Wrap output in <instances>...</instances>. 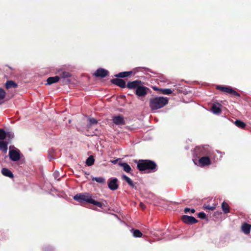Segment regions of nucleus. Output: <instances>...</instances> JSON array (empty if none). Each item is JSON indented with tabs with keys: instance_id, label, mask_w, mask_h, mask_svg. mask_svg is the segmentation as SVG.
<instances>
[{
	"instance_id": "nucleus-30",
	"label": "nucleus",
	"mask_w": 251,
	"mask_h": 251,
	"mask_svg": "<svg viewBox=\"0 0 251 251\" xmlns=\"http://www.w3.org/2000/svg\"><path fill=\"white\" fill-rule=\"evenodd\" d=\"M6 138H8V139L11 140L14 137V134L13 132L8 131L6 132Z\"/></svg>"
},
{
	"instance_id": "nucleus-5",
	"label": "nucleus",
	"mask_w": 251,
	"mask_h": 251,
	"mask_svg": "<svg viewBox=\"0 0 251 251\" xmlns=\"http://www.w3.org/2000/svg\"><path fill=\"white\" fill-rule=\"evenodd\" d=\"M217 89H218L219 90H220L221 91H222L223 92H226V93H228V94H231V95H234L236 96L239 97L240 96L239 93L236 92L235 91L233 90L230 87L218 86Z\"/></svg>"
},
{
	"instance_id": "nucleus-15",
	"label": "nucleus",
	"mask_w": 251,
	"mask_h": 251,
	"mask_svg": "<svg viewBox=\"0 0 251 251\" xmlns=\"http://www.w3.org/2000/svg\"><path fill=\"white\" fill-rule=\"evenodd\" d=\"M251 228V226L250 225L245 223L242 226L241 229L244 233L248 234L250 232Z\"/></svg>"
},
{
	"instance_id": "nucleus-20",
	"label": "nucleus",
	"mask_w": 251,
	"mask_h": 251,
	"mask_svg": "<svg viewBox=\"0 0 251 251\" xmlns=\"http://www.w3.org/2000/svg\"><path fill=\"white\" fill-rule=\"evenodd\" d=\"M132 74L131 71L129 72H124L120 73L115 75V76L118 77H125L126 76H128Z\"/></svg>"
},
{
	"instance_id": "nucleus-27",
	"label": "nucleus",
	"mask_w": 251,
	"mask_h": 251,
	"mask_svg": "<svg viewBox=\"0 0 251 251\" xmlns=\"http://www.w3.org/2000/svg\"><path fill=\"white\" fill-rule=\"evenodd\" d=\"M6 134L5 131L0 128V140H4L6 138Z\"/></svg>"
},
{
	"instance_id": "nucleus-29",
	"label": "nucleus",
	"mask_w": 251,
	"mask_h": 251,
	"mask_svg": "<svg viewBox=\"0 0 251 251\" xmlns=\"http://www.w3.org/2000/svg\"><path fill=\"white\" fill-rule=\"evenodd\" d=\"M133 235L135 237H141L142 233L138 229L134 230L133 231Z\"/></svg>"
},
{
	"instance_id": "nucleus-39",
	"label": "nucleus",
	"mask_w": 251,
	"mask_h": 251,
	"mask_svg": "<svg viewBox=\"0 0 251 251\" xmlns=\"http://www.w3.org/2000/svg\"><path fill=\"white\" fill-rule=\"evenodd\" d=\"M117 160H113V161H112V162L114 164H116L117 163Z\"/></svg>"
},
{
	"instance_id": "nucleus-2",
	"label": "nucleus",
	"mask_w": 251,
	"mask_h": 251,
	"mask_svg": "<svg viewBox=\"0 0 251 251\" xmlns=\"http://www.w3.org/2000/svg\"><path fill=\"white\" fill-rule=\"evenodd\" d=\"M168 102V99L166 97H156L150 100V106L151 110H156L164 107Z\"/></svg>"
},
{
	"instance_id": "nucleus-8",
	"label": "nucleus",
	"mask_w": 251,
	"mask_h": 251,
	"mask_svg": "<svg viewBox=\"0 0 251 251\" xmlns=\"http://www.w3.org/2000/svg\"><path fill=\"white\" fill-rule=\"evenodd\" d=\"M118 179L116 178H111L108 180V187L112 190H117L118 188Z\"/></svg>"
},
{
	"instance_id": "nucleus-31",
	"label": "nucleus",
	"mask_w": 251,
	"mask_h": 251,
	"mask_svg": "<svg viewBox=\"0 0 251 251\" xmlns=\"http://www.w3.org/2000/svg\"><path fill=\"white\" fill-rule=\"evenodd\" d=\"M203 208L205 209H208L209 210L213 211V210L215 209L216 207H215V206L214 205H213V206H210V205H209L204 204L203 205Z\"/></svg>"
},
{
	"instance_id": "nucleus-36",
	"label": "nucleus",
	"mask_w": 251,
	"mask_h": 251,
	"mask_svg": "<svg viewBox=\"0 0 251 251\" xmlns=\"http://www.w3.org/2000/svg\"><path fill=\"white\" fill-rule=\"evenodd\" d=\"M69 76V74L67 72L63 73V77H67Z\"/></svg>"
},
{
	"instance_id": "nucleus-12",
	"label": "nucleus",
	"mask_w": 251,
	"mask_h": 251,
	"mask_svg": "<svg viewBox=\"0 0 251 251\" xmlns=\"http://www.w3.org/2000/svg\"><path fill=\"white\" fill-rule=\"evenodd\" d=\"M112 82L121 88H125L126 86L125 81L122 79H113L112 80Z\"/></svg>"
},
{
	"instance_id": "nucleus-14",
	"label": "nucleus",
	"mask_w": 251,
	"mask_h": 251,
	"mask_svg": "<svg viewBox=\"0 0 251 251\" xmlns=\"http://www.w3.org/2000/svg\"><path fill=\"white\" fill-rule=\"evenodd\" d=\"M8 143L4 141L3 140H0V150L2 151L4 153H6L8 149Z\"/></svg>"
},
{
	"instance_id": "nucleus-32",
	"label": "nucleus",
	"mask_w": 251,
	"mask_h": 251,
	"mask_svg": "<svg viewBox=\"0 0 251 251\" xmlns=\"http://www.w3.org/2000/svg\"><path fill=\"white\" fill-rule=\"evenodd\" d=\"M5 95L6 92L5 91L2 89L0 88V100H3L5 98Z\"/></svg>"
},
{
	"instance_id": "nucleus-24",
	"label": "nucleus",
	"mask_w": 251,
	"mask_h": 251,
	"mask_svg": "<svg viewBox=\"0 0 251 251\" xmlns=\"http://www.w3.org/2000/svg\"><path fill=\"white\" fill-rule=\"evenodd\" d=\"M235 124L237 126L241 128H244L246 126L245 123L240 120H236L235 122Z\"/></svg>"
},
{
	"instance_id": "nucleus-26",
	"label": "nucleus",
	"mask_w": 251,
	"mask_h": 251,
	"mask_svg": "<svg viewBox=\"0 0 251 251\" xmlns=\"http://www.w3.org/2000/svg\"><path fill=\"white\" fill-rule=\"evenodd\" d=\"M94 157L92 156H90L87 159L86 163L88 166H90L94 164Z\"/></svg>"
},
{
	"instance_id": "nucleus-13",
	"label": "nucleus",
	"mask_w": 251,
	"mask_h": 251,
	"mask_svg": "<svg viewBox=\"0 0 251 251\" xmlns=\"http://www.w3.org/2000/svg\"><path fill=\"white\" fill-rule=\"evenodd\" d=\"M140 83L141 81L137 80L133 81L132 82H129L127 84V87L129 89H137V88L140 86L139 85L140 84Z\"/></svg>"
},
{
	"instance_id": "nucleus-35",
	"label": "nucleus",
	"mask_w": 251,
	"mask_h": 251,
	"mask_svg": "<svg viewBox=\"0 0 251 251\" xmlns=\"http://www.w3.org/2000/svg\"><path fill=\"white\" fill-rule=\"evenodd\" d=\"M198 216H199V217L201 219H205L206 217L205 214L203 212L199 213Z\"/></svg>"
},
{
	"instance_id": "nucleus-16",
	"label": "nucleus",
	"mask_w": 251,
	"mask_h": 251,
	"mask_svg": "<svg viewBox=\"0 0 251 251\" xmlns=\"http://www.w3.org/2000/svg\"><path fill=\"white\" fill-rule=\"evenodd\" d=\"M6 89H10L11 88H16L18 86L17 83L12 80H8L6 81L5 84Z\"/></svg>"
},
{
	"instance_id": "nucleus-28",
	"label": "nucleus",
	"mask_w": 251,
	"mask_h": 251,
	"mask_svg": "<svg viewBox=\"0 0 251 251\" xmlns=\"http://www.w3.org/2000/svg\"><path fill=\"white\" fill-rule=\"evenodd\" d=\"M92 180L100 183H104L105 182V179L101 177H93Z\"/></svg>"
},
{
	"instance_id": "nucleus-10",
	"label": "nucleus",
	"mask_w": 251,
	"mask_h": 251,
	"mask_svg": "<svg viewBox=\"0 0 251 251\" xmlns=\"http://www.w3.org/2000/svg\"><path fill=\"white\" fill-rule=\"evenodd\" d=\"M108 74V72L107 70L102 68H100L95 72L94 75L95 76L98 77H104L107 75Z\"/></svg>"
},
{
	"instance_id": "nucleus-18",
	"label": "nucleus",
	"mask_w": 251,
	"mask_h": 251,
	"mask_svg": "<svg viewBox=\"0 0 251 251\" xmlns=\"http://www.w3.org/2000/svg\"><path fill=\"white\" fill-rule=\"evenodd\" d=\"M60 78L58 76L50 77L47 79V83L49 85L57 82L59 81Z\"/></svg>"
},
{
	"instance_id": "nucleus-21",
	"label": "nucleus",
	"mask_w": 251,
	"mask_h": 251,
	"mask_svg": "<svg viewBox=\"0 0 251 251\" xmlns=\"http://www.w3.org/2000/svg\"><path fill=\"white\" fill-rule=\"evenodd\" d=\"M119 164L123 168L124 171L126 173H129L131 170L130 166L126 163H120Z\"/></svg>"
},
{
	"instance_id": "nucleus-17",
	"label": "nucleus",
	"mask_w": 251,
	"mask_h": 251,
	"mask_svg": "<svg viewBox=\"0 0 251 251\" xmlns=\"http://www.w3.org/2000/svg\"><path fill=\"white\" fill-rule=\"evenodd\" d=\"M122 179L125 180L128 184L132 188H134L135 186L134 183L132 180L126 175H124L122 176Z\"/></svg>"
},
{
	"instance_id": "nucleus-33",
	"label": "nucleus",
	"mask_w": 251,
	"mask_h": 251,
	"mask_svg": "<svg viewBox=\"0 0 251 251\" xmlns=\"http://www.w3.org/2000/svg\"><path fill=\"white\" fill-rule=\"evenodd\" d=\"M89 121L91 125H94L97 123V121L94 118H89Z\"/></svg>"
},
{
	"instance_id": "nucleus-1",
	"label": "nucleus",
	"mask_w": 251,
	"mask_h": 251,
	"mask_svg": "<svg viewBox=\"0 0 251 251\" xmlns=\"http://www.w3.org/2000/svg\"><path fill=\"white\" fill-rule=\"evenodd\" d=\"M156 165L155 163L150 160H140L137 164V168L141 171H146L147 173L156 171Z\"/></svg>"
},
{
	"instance_id": "nucleus-11",
	"label": "nucleus",
	"mask_w": 251,
	"mask_h": 251,
	"mask_svg": "<svg viewBox=\"0 0 251 251\" xmlns=\"http://www.w3.org/2000/svg\"><path fill=\"white\" fill-rule=\"evenodd\" d=\"M199 163L201 166H205L211 164L210 158L207 156H203L200 158Z\"/></svg>"
},
{
	"instance_id": "nucleus-6",
	"label": "nucleus",
	"mask_w": 251,
	"mask_h": 251,
	"mask_svg": "<svg viewBox=\"0 0 251 251\" xmlns=\"http://www.w3.org/2000/svg\"><path fill=\"white\" fill-rule=\"evenodd\" d=\"M181 219L184 223L188 224H193L196 223L198 222L194 217L187 215L182 216Z\"/></svg>"
},
{
	"instance_id": "nucleus-9",
	"label": "nucleus",
	"mask_w": 251,
	"mask_h": 251,
	"mask_svg": "<svg viewBox=\"0 0 251 251\" xmlns=\"http://www.w3.org/2000/svg\"><path fill=\"white\" fill-rule=\"evenodd\" d=\"M147 88L139 86L136 90V94L139 97H143L147 94Z\"/></svg>"
},
{
	"instance_id": "nucleus-19",
	"label": "nucleus",
	"mask_w": 251,
	"mask_h": 251,
	"mask_svg": "<svg viewBox=\"0 0 251 251\" xmlns=\"http://www.w3.org/2000/svg\"><path fill=\"white\" fill-rule=\"evenodd\" d=\"M1 173L3 175L6 176L10 178L13 177V175L11 171L7 168H3L1 170Z\"/></svg>"
},
{
	"instance_id": "nucleus-38",
	"label": "nucleus",
	"mask_w": 251,
	"mask_h": 251,
	"mask_svg": "<svg viewBox=\"0 0 251 251\" xmlns=\"http://www.w3.org/2000/svg\"><path fill=\"white\" fill-rule=\"evenodd\" d=\"M140 206L143 209H144L145 207V205L142 203H140Z\"/></svg>"
},
{
	"instance_id": "nucleus-37",
	"label": "nucleus",
	"mask_w": 251,
	"mask_h": 251,
	"mask_svg": "<svg viewBox=\"0 0 251 251\" xmlns=\"http://www.w3.org/2000/svg\"><path fill=\"white\" fill-rule=\"evenodd\" d=\"M57 173H58V172H54V176L55 179H57L58 180H59V178H57Z\"/></svg>"
},
{
	"instance_id": "nucleus-25",
	"label": "nucleus",
	"mask_w": 251,
	"mask_h": 251,
	"mask_svg": "<svg viewBox=\"0 0 251 251\" xmlns=\"http://www.w3.org/2000/svg\"><path fill=\"white\" fill-rule=\"evenodd\" d=\"M159 91L164 95H169L172 94L173 92V91L171 89L168 88L160 89Z\"/></svg>"
},
{
	"instance_id": "nucleus-23",
	"label": "nucleus",
	"mask_w": 251,
	"mask_h": 251,
	"mask_svg": "<svg viewBox=\"0 0 251 251\" xmlns=\"http://www.w3.org/2000/svg\"><path fill=\"white\" fill-rule=\"evenodd\" d=\"M211 110L214 114H219L221 111V109L217 104H213L212 106Z\"/></svg>"
},
{
	"instance_id": "nucleus-34",
	"label": "nucleus",
	"mask_w": 251,
	"mask_h": 251,
	"mask_svg": "<svg viewBox=\"0 0 251 251\" xmlns=\"http://www.w3.org/2000/svg\"><path fill=\"white\" fill-rule=\"evenodd\" d=\"M195 210L194 209H190L189 208H186L184 209V212L186 213H188L189 212H191L192 213H193L195 212Z\"/></svg>"
},
{
	"instance_id": "nucleus-4",
	"label": "nucleus",
	"mask_w": 251,
	"mask_h": 251,
	"mask_svg": "<svg viewBox=\"0 0 251 251\" xmlns=\"http://www.w3.org/2000/svg\"><path fill=\"white\" fill-rule=\"evenodd\" d=\"M9 156L10 159L13 161H18L21 157L20 151L17 149L10 150Z\"/></svg>"
},
{
	"instance_id": "nucleus-7",
	"label": "nucleus",
	"mask_w": 251,
	"mask_h": 251,
	"mask_svg": "<svg viewBox=\"0 0 251 251\" xmlns=\"http://www.w3.org/2000/svg\"><path fill=\"white\" fill-rule=\"evenodd\" d=\"M112 121L115 125L118 126H122L125 124L124 118L122 115H118L113 117Z\"/></svg>"
},
{
	"instance_id": "nucleus-3",
	"label": "nucleus",
	"mask_w": 251,
	"mask_h": 251,
	"mask_svg": "<svg viewBox=\"0 0 251 251\" xmlns=\"http://www.w3.org/2000/svg\"><path fill=\"white\" fill-rule=\"evenodd\" d=\"M74 199L79 202L84 201L88 203L93 204L99 207H102V204L101 202L93 200L89 194H78L75 196Z\"/></svg>"
},
{
	"instance_id": "nucleus-22",
	"label": "nucleus",
	"mask_w": 251,
	"mask_h": 251,
	"mask_svg": "<svg viewBox=\"0 0 251 251\" xmlns=\"http://www.w3.org/2000/svg\"><path fill=\"white\" fill-rule=\"evenodd\" d=\"M222 208L225 213H227L229 212V206L226 202H223L222 203Z\"/></svg>"
}]
</instances>
